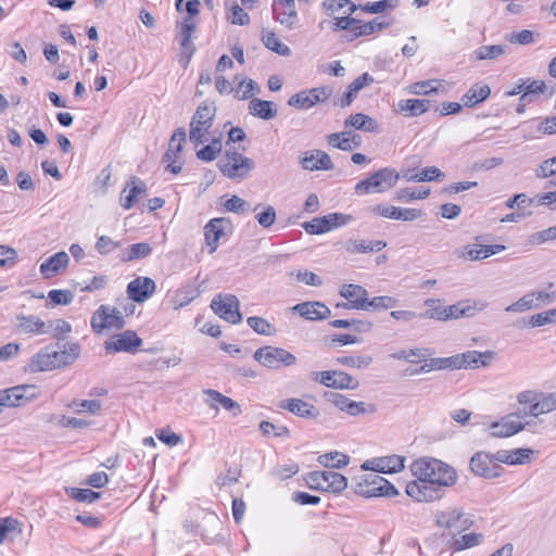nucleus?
I'll return each instance as SVG.
<instances>
[{"label":"nucleus","instance_id":"obj_1","mask_svg":"<svg viewBox=\"0 0 556 556\" xmlns=\"http://www.w3.org/2000/svg\"><path fill=\"white\" fill-rule=\"evenodd\" d=\"M410 470L418 481L408 482L405 492L418 502L440 500L444 495V488L457 481L456 471L435 458H418L412 463Z\"/></svg>","mask_w":556,"mask_h":556},{"label":"nucleus","instance_id":"obj_2","mask_svg":"<svg viewBox=\"0 0 556 556\" xmlns=\"http://www.w3.org/2000/svg\"><path fill=\"white\" fill-rule=\"evenodd\" d=\"M354 493L364 497H393L399 494L395 486L381 477L379 472H367L362 475L354 485Z\"/></svg>","mask_w":556,"mask_h":556},{"label":"nucleus","instance_id":"obj_3","mask_svg":"<svg viewBox=\"0 0 556 556\" xmlns=\"http://www.w3.org/2000/svg\"><path fill=\"white\" fill-rule=\"evenodd\" d=\"M399 178L400 174L395 169L384 167L358 181L355 186V192L357 194L381 193L395 186Z\"/></svg>","mask_w":556,"mask_h":556},{"label":"nucleus","instance_id":"obj_4","mask_svg":"<svg viewBox=\"0 0 556 556\" xmlns=\"http://www.w3.org/2000/svg\"><path fill=\"white\" fill-rule=\"evenodd\" d=\"M305 481L312 490L334 494L343 492L348 486L346 477L332 470L308 472Z\"/></svg>","mask_w":556,"mask_h":556},{"label":"nucleus","instance_id":"obj_5","mask_svg":"<svg viewBox=\"0 0 556 556\" xmlns=\"http://www.w3.org/2000/svg\"><path fill=\"white\" fill-rule=\"evenodd\" d=\"M253 358L264 367L271 369H278L281 366H293L296 363V357L291 352L270 345L257 349Z\"/></svg>","mask_w":556,"mask_h":556},{"label":"nucleus","instance_id":"obj_6","mask_svg":"<svg viewBox=\"0 0 556 556\" xmlns=\"http://www.w3.org/2000/svg\"><path fill=\"white\" fill-rule=\"evenodd\" d=\"M36 384H18L0 391V405L2 407H20L39 396Z\"/></svg>","mask_w":556,"mask_h":556},{"label":"nucleus","instance_id":"obj_7","mask_svg":"<svg viewBox=\"0 0 556 556\" xmlns=\"http://www.w3.org/2000/svg\"><path fill=\"white\" fill-rule=\"evenodd\" d=\"M90 325L93 332L102 333L105 329H123L126 323L119 309L110 305H100L93 313Z\"/></svg>","mask_w":556,"mask_h":556},{"label":"nucleus","instance_id":"obj_8","mask_svg":"<svg viewBox=\"0 0 556 556\" xmlns=\"http://www.w3.org/2000/svg\"><path fill=\"white\" fill-rule=\"evenodd\" d=\"M239 307L240 302L233 294H217L211 302L214 313L233 325L241 323L243 318Z\"/></svg>","mask_w":556,"mask_h":556},{"label":"nucleus","instance_id":"obj_9","mask_svg":"<svg viewBox=\"0 0 556 556\" xmlns=\"http://www.w3.org/2000/svg\"><path fill=\"white\" fill-rule=\"evenodd\" d=\"M312 379L327 388L339 390H355L359 387L357 379L341 370L314 371Z\"/></svg>","mask_w":556,"mask_h":556},{"label":"nucleus","instance_id":"obj_10","mask_svg":"<svg viewBox=\"0 0 556 556\" xmlns=\"http://www.w3.org/2000/svg\"><path fill=\"white\" fill-rule=\"evenodd\" d=\"M434 520L438 527L458 533L468 530L472 526V520L459 508L438 510Z\"/></svg>","mask_w":556,"mask_h":556},{"label":"nucleus","instance_id":"obj_11","mask_svg":"<svg viewBox=\"0 0 556 556\" xmlns=\"http://www.w3.org/2000/svg\"><path fill=\"white\" fill-rule=\"evenodd\" d=\"M142 345V339L134 330H125L114 334L110 340L104 342V349L108 354L125 352L135 354Z\"/></svg>","mask_w":556,"mask_h":556},{"label":"nucleus","instance_id":"obj_12","mask_svg":"<svg viewBox=\"0 0 556 556\" xmlns=\"http://www.w3.org/2000/svg\"><path fill=\"white\" fill-rule=\"evenodd\" d=\"M226 156L220 161V170L229 178H243L253 169V161L237 151H227Z\"/></svg>","mask_w":556,"mask_h":556},{"label":"nucleus","instance_id":"obj_13","mask_svg":"<svg viewBox=\"0 0 556 556\" xmlns=\"http://www.w3.org/2000/svg\"><path fill=\"white\" fill-rule=\"evenodd\" d=\"M216 108L212 104H201L192 116L189 139H202L212 127Z\"/></svg>","mask_w":556,"mask_h":556},{"label":"nucleus","instance_id":"obj_14","mask_svg":"<svg viewBox=\"0 0 556 556\" xmlns=\"http://www.w3.org/2000/svg\"><path fill=\"white\" fill-rule=\"evenodd\" d=\"M351 219V215L331 213L325 216L315 217L309 222H305L302 226L309 235H321L330 231L334 227L348 224V222Z\"/></svg>","mask_w":556,"mask_h":556},{"label":"nucleus","instance_id":"obj_15","mask_svg":"<svg viewBox=\"0 0 556 556\" xmlns=\"http://www.w3.org/2000/svg\"><path fill=\"white\" fill-rule=\"evenodd\" d=\"M471 471L480 477L492 479L497 478L503 472V467L495 463L493 456L485 452H477L470 459Z\"/></svg>","mask_w":556,"mask_h":556},{"label":"nucleus","instance_id":"obj_16","mask_svg":"<svg viewBox=\"0 0 556 556\" xmlns=\"http://www.w3.org/2000/svg\"><path fill=\"white\" fill-rule=\"evenodd\" d=\"M271 10L274 18L281 26L289 30L296 27L299 17L294 0H274Z\"/></svg>","mask_w":556,"mask_h":556},{"label":"nucleus","instance_id":"obj_17","mask_svg":"<svg viewBox=\"0 0 556 556\" xmlns=\"http://www.w3.org/2000/svg\"><path fill=\"white\" fill-rule=\"evenodd\" d=\"M370 211L381 217L395 219V220H404L412 222L424 215V212L419 208H410V207H397L393 205H381L377 204L370 207Z\"/></svg>","mask_w":556,"mask_h":556},{"label":"nucleus","instance_id":"obj_18","mask_svg":"<svg viewBox=\"0 0 556 556\" xmlns=\"http://www.w3.org/2000/svg\"><path fill=\"white\" fill-rule=\"evenodd\" d=\"M156 289L153 279L149 277H137L127 286L128 298L136 303H143L147 301Z\"/></svg>","mask_w":556,"mask_h":556},{"label":"nucleus","instance_id":"obj_19","mask_svg":"<svg viewBox=\"0 0 556 556\" xmlns=\"http://www.w3.org/2000/svg\"><path fill=\"white\" fill-rule=\"evenodd\" d=\"M278 407L301 418L316 419L319 416V410L314 405L301 399L282 400L279 402Z\"/></svg>","mask_w":556,"mask_h":556},{"label":"nucleus","instance_id":"obj_20","mask_svg":"<svg viewBox=\"0 0 556 556\" xmlns=\"http://www.w3.org/2000/svg\"><path fill=\"white\" fill-rule=\"evenodd\" d=\"M306 170H329L333 167L330 156L321 150H312L304 154L300 161Z\"/></svg>","mask_w":556,"mask_h":556},{"label":"nucleus","instance_id":"obj_21","mask_svg":"<svg viewBox=\"0 0 556 556\" xmlns=\"http://www.w3.org/2000/svg\"><path fill=\"white\" fill-rule=\"evenodd\" d=\"M229 225L227 218H213L204 227V238L210 247V253L217 250L219 239L225 235V227Z\"/></svg>","mask_w":556,"mask_h":556},{"label":"nucleus","instance_id":"obj_22","mask_svg":"<svg viewBox=\"0 0 556 556\" xmlns=\"http://www.w3.org/2000/svg\"><path fill=\"white\" fill-rule=\"evenodd\" d=\"M307 320H323L330 316V308L321 302H303L292 307Z\"/></svg>","mask_w":556,"mask_h":556},{"label":"nucleus","instance_id":"obj_23","mask_svg":"<svg viewBox=\"0 0 556 556\" xmlns=\"http://www.w3.org/2000/svg\"><path fill=\"white\" fill-rule=\"evenodd\" d=\"M15 328L23 334L48 333L47 323L35 315H17Z\"/></svg>","mask_w":556,"mask_h":556},{"label":"nucleus","instance_id":"obj_24","mask_svg":"<svg viewBox=\"0 0 556 556\" xmlns=\"http://www.w3.org/2000/svg\"><path fill=\"white\" fill-rule=\"evenodd\" d=\"M340 295L350 302L349 306L365 311L368 292L364 287L353 283L343 285L340 289Z\"/></svg>","mask_w":556,"mask_h":556},{"label":"nucleus","instance_id":"obj_25","mask_svg":"<svg viewBox=\"0 0 556 556\" xmlns=\"http://www.w3.org/2000/svg\"><path fill=\"white\" fill-rule=\"evenodd\" d=\"M495 353L493 351H467L465 353L458 354L459 358V369L460 368H479L480 366L485 367L489 366L490 363L494 359Z\"/></svg>","mask_w":556,"mask_h":556},{"label":"nucleus","instance_id":"obj_26","mask_svg":"<svg viewBox=\"0 0 556 556\" xmlns=\"http://www.w3.org/2000/svg\"><path fill=\"white\" fill-rule=\"evenodd\" d=\"M532 422H520L511 420L509 417L503 418L501 421L493 422L490 426L491 435L494 438H506L518 433L523 430L527 426H530Z\"/></svg>","mask_w":556,"mask_h":556},{"label":"nucleus","instance_id":"obj_27","mask_svg":"<svg viewBox=\"0 0 556 556\" xmlns=\"http://www.w3.org/2000/svg\"><path fill=\"white\" fill-rule=\"evenodd\" d=\"M182 150L184 147L181 141H178L176 146L170 143L162 157V162L166 163L165 169L174 175L179 174L182 169V164L185 162L181 154Z\"/></svg>","mask_w":556,"mask_h":556},{"label":"nucleus","instance_id":"obj_28","mask_svg":"<svg viewBox=\"0 0 556 556\" xmlns=\"http://www.w3.org/2000/svg\"><path fill=\"white\" fill-rule=\"evenodd\" d=\"M195 29V23L190 17H185L181 26H180V47L182 49V53L187 59V62L190 61L194 53V46L192 43V33Z\"/></svg>","mask_w":556,"mask_h":556},{"label":"nucleus","instance_id":"obj_29","mask_svg":"<svg viewBox=\"0 0 556 556\" xmlns=\"http://www.w3.org/2000/svg\"><path fill=\"white\" fill-rule=\"evenodd\" d=\"M68 262L70 257L66 252H58L40 265V273L45 278H51L56 275L60 269L66 268Z\"/></svg>","mask_w":556,"mask_h":556},{"label":"nucleus","instance_id":"obj_30","mask_svg":"<svg viewBox=\"0 0 556 556\" xmlns=\"http://www.w3.org/2000/svg\"><path fill=\"white\" fill-rule=\"evenodd\" d=\"M387 247L382 240L366 241L363 239H351L346 242V251L351 253H371L379 252Z\"/></svg>","mask_w":556,"mask_h":556},{"label":"nucleus","instance_id":"obj_31","mask_svg":"<svg viewBox=\"0 0 556 556\" xmlns=\"http://www.w3.org/2000/svg\"><path fill=\"white\" fill-rule=\"evenodd\" d=\"M430 105L427 99H406L399 102V110L404 116L412 117L427 112Z\"/></svg>","mask_w":556,"mask_h":556},{"label":"nucleus","instance_id":"obj_32","mask_svg":"<svg viewBox=\"0 0 556 556\" xmlns=\"http://www.w3.org/2000/svg\"><path fill=\"white\" fill-rule=\"evenodd\" d=\"M249 112L263 119H271L277 115V109L271 101L254 98L249 103Z\"/></svg>","mask_w":556,"mask_h":556},{"label":"nucleus","instance_id":"obj_33","mask_svg":"<svg viewBox=\"0 0 556 556\" xmlns=\"http://www.w3.org/2000/svg\"><path fill=\"white\" fill-rule=\"evenodd\" d=\"M556 409V392L540 393L538 402L533 405L532 409L526 414L538 417L542 414H547Z\"/></svg>","mask_w":556,"mask_h":556},{"label":"nucleus","instance_id":"obj_34","mask_svg":"<svg viewBox=\"0 0 556 556\" xmlns=\"http://www.w3.org/2000/svg\"><path fill=\"white\" fill-rule=\"evenodd\" d=\"M491 93L488 85H473L463 97L462 102L467 108H472L478 103L484 101Z\"/></svg>","mask_w":556,"mask_h":556},{"label":"nucleus","instance_id":"obj_35","mask_svg":"<svg viewBox=\"0 0 556 556\" xmlns=\"http://www.w3.org/2000/svg\"><path fill=\"white\" fill-rule=\"evenodd\" d=\"M404 468V458L399 455H391L376 458V472L392 473Z\"/></svg>","mask_w":556,"mask_h":556},{"label":"nucleus","instance_id":"obj_36","mask_svg":"<svg viewBox=\"0 0 556 556\" xmlns=\"http://www.w3.org/2000/svg\"><path fill=\"white\" fill-rule=\"evenodd\" d=\"M317 462L326 468L341 469L349 465L350 457L346 454L334 451L318 456Z\"/></svg>","mask_w":556,"mask_h":556},{"label":"nucleus","instance_id":"obj_37","mask_svg":"<svg viewBox=\"0 0 556 556\" xmlns=\"http://www.w3.org/2000/svg\"><path fill=\"white\" fill-rule=\"evenodd\" d=\"M27 368L30 372L53 370L54 363L51 361L49 352L40 351L30 357Z\"/></svg>","mask_w":556,"mask_h":556},{"label":"nucleus","instance_id":"obj_38","mask_svg":"<svg viewBox=\"0 0 556 556\" xmlns=\"http://www.w3.org/2000/svg\"><path fill=\"white\" fill-rule=\"evenodd\" d=\"M152 253V248L149 243L140 242L129 245L122 253L123 262H131L135 260L146 258Z\"/></svg>","mask_w":556,"mask_h":556},{"label":"nucleus","instance_id":"obj_39","mask_svg":"<svg viewBox=\"0 0 556 556\" xmlns=\"http://www.w3.org/2000/svg\"><path fill=\"white\" fill-rule=\"evenodd\" d=\"M483 540H484V535L482 533L472 532V533L463 534L460 538L455 539L452 542L451 548L454 552L465 551L467 548H471V547L480 545L483 542Z\"/></svg>","mask_w":556,"mask_h":556},{"label":"nucleus","instance_id":"obj_40","mask_svg":"<svg viewBox=\"0 0 556 556\" xmlns=\"http://www.w3.org/2000/svg\"><path fill=\"white\" fill-rule=\"evenodd\" d=\"M203 392L212 401L219 403L226 410L231 412L232 416H238L241 414V407L235 400L213 389H206Z\"/></svg>","mask_w":556,"mask_h":556},{"label":"nucleus","instance_id":"obj_41","mask_svg":"<svg viewBox=\"0 0 556 556\" xmlns=\"http://www.w3.org/2000/svg\"><path fill=\"white\" fill-rule=\"evenodd\" d=\"M262 41L267 49L279 55H291V49L287 45L282 43L273 31H263Z\"/></svg>","mask_w":556,"mask_h":556},{"label":"nucleus","instance_id":"obj_42","mask_svg":"<svg viewBox=\"0 0 556 556\" xmlns=\"http://www.w3.org/2000/svg\"><path fill=\"white\" fill-rule=\"evenodd\" d=\"M67 407L75 413H89L91 415H99L102 409V404L98 400H73L67 404Z\"/></svg>","mask_w":556,"mask_h":556},{"label":"nucleus","instance_id":"obj_43","mask_svg":"<svg viewBox=\"0 0 556 556\" xmlns=\"http://www.w3.org/2000/svg\"><path fill=\"white\" fill-rule=\"evenodd\" d=\"M345 126H351L354 127L355 129H363L372 132L376 131L378 127L377 122L375 119L362 113L351 115L345 121Z\"/></svg>","mask_w":556,"mask_h":556},{"label":"nucleus","instance_id":"obj_44","mask_svg":"<svg viewBox=\"0 0 556 556\" xmlns=\"http://www.w3.org/2000/svg\"><path fill=\"white\" fill-rule=\"evenodd\" d=\"M400 0H380L376 2H367L358 4V9L365 13L379 14L387 10H394L399 7Z\"/></svg>","mask_w":556,"mask_h":556},{"label":"nucleus","instance_id":"obj_45","mask_svg":"<svg viewBox=\"0 0 556 556\" xmlns=\"http://www.w3.org/2000/svg\"><path fill=\"white\" fill-rule=\"evenodd\" d=\"M333 328H353L357 332H368L372 328V323L369 320H348V319H334L329 323Z\"/></svg>","mask_w":556,"mask_h":556},{"label":"nucleus","instance_id":"obj_46","mask_svg":"<svg viewBox=\"0 0 556 556\" xmlns=\"http://www.w3.org/2000/svg\"><path fill=\"white\" fill-rule=\"evenodd\" d=\"M258 210H261V212H258L255 215L257 223L264 228H269L270 226H273L277 218L276 210L274 208V206L257 204L254 207V212Z\"/></svg>","mask_w":556,"mask_h":556},{"label":"nucleus","instance_id":"obj_47","mask_svg":"<svg viewBox=\"0 0 556 556\" xmlns=\"http://www.w3.org/2000/svg\"><path fill=\"white\" fill-rule=\"evenodd\" d=\"M506 52V47L502 45H485L475 50L477 60H495Z\"/></svg>","mask_w":556,"mask_h":556},{"label":"nucleus","instance_id":"obj_48","mask_svg":"<svg viewBox=\"0 0 556 556\" xmlns=\"http://www.w3.org/2000/svg\"><path fill=\"white\" fill-rule=\"evenodd\" d=\"M531 308H540V303L533 302V294L527 293L516 302L508 305L505 311L507 313H520Z\"/></svg>","mask_w":556,"mask_h":556},{"label":"nucleus","instance_id":"obj_49","mask_svg":"<svg viewBox=\"0 0 556 556\" xmlns=\"http://www.w3.org/2000/svg\"><path fill=\"white\" fill-rule=\"evenodd\" d=\"M247 324L258 334L271 336L276 332L275 327L266 319L257 316L248 317Z\"/></svg>","mask_w":556,"mask_h":556},{"label":"nucleus","instance_id":"obj_50","mask_svg":"<svg viewBox=\"0 0 556 556\" xmlns=\"http://www.w3.org/2000/svg\"><path fill=\"white\" fill-rule=\"evenodd\" d=\"M66 492L72 498L81 503H93L101 497L100 492L90 489L71 488Z\"/></svg>","mask_w":556,"mask_h":556},{"label":"nucleus","instance_id":"obj_51","mask_svg":"<svg viewBox=\"0 0 556 556\" xmlns=\"http://www.w3.org/2000/svg\"><path fill=\"white\" fill-rule=\"evenodd\" d=\"M200 295V290L193 285H186L181 287L175 295L176 302L179 307L188 305L192 300Z\"/></svg>","mask_w":556,"mask_h":556},{"label":"nucleus","instance_id":"obj_52","mask_svg":"<svg viewBox=\"0 0 556 556\" xmlns=\"http://www.w3.org/2000/svg\"><path fill=\"white\" fill-rule=\"evenodd\" d=\"M430 193V190L427 188H420L418 190L412 188H403L396 191L395 199L402 202H410L413 200H422L426 199Z\"/></svg>","mask_w":556,"mask_h":556},{"label":"nucleus","instance_id":"obj_53","mask_svg":"<svg viewBox=\"0 0 556 556\" xmlns=\"http://www.w3.org/2000/svg\"><path fill=\"white\" fill-rule=\"evenodd\" d=\"M397 300L389 295L375 296L367 301L365 311L372 308L374 311H384L397 305Z\"/></svg>","mask_w":556,"mask_h":556},{"label":"nucleus","instance_id":"obj_54","mask_svg":"<svg viewBox=\"0 0 556 556\" xmlns=\"http://www.w3.org/2000/svg\"><path fill=\"white\" fill-rule=\"evenodd\" d=\"M395 359H405L409 363H419L426 361L427 350L425 349H410L408 351L402 350L391 355Z\"/></svg>","mask_w":556,"mask_h":556},{"label":"nucleus","instance_id":"obj_55","mask_svg":"<svg viewBox=\"0 0 556 556\" xmlns=\"http://www.w3.org/2000/svg\"><path fill=\"white\" fill-rule=\"evenodd\" d=\"M439 85L437 79L417 81L409 86V92L413 94H430L439 91Z\"/></svg>","mask_w":556,"mask_h":556},{"label":"nucleus","instance_id":"obj_56","mask_svg":"<svg viewBox=\"0 0 556 556\" xmlns=\"http://www.w3.org/2000/svg\"><path fill=\"white\" fill-rule=\"evenodd\" d=\"M48 332L52 331L54 339L61 340L72 331V326L64 319L49 320L47 323Z\"/></svg>","mask_w":556,"mask_h":556},{"label":"nucleus","instance_id":"obj_57","mask_svg":"<svg viewBox=\"0 0 556 556\" xmlns=\"http://www.w3.org/2000/svg\"><path fill=\"white\" fill-rule=\"evenodd\" d=\"M260 430L265 437L273 434L276 438H290L291 435L290 430L286 426H276L266 420L260 424Z\"/></svg>","mask_w":556,"mask_h":556},{"label":"nucleus","instance_id":"obj_58","mask_svg":"<svg viewBox=\"0 0 556 556\" xmlns=\"http://www.w3.org/2000/svg\"><path fill=\"white\" fill-rule=\"evenodd\" d=\"M337 363L346 367L367 368L372 363V357L369 355L341 356L337 358Z\"/></svg>","mask_w":556,"mask_h":556},{"label":"nucleus","instance_id":"obj_59","mask_svg":"<svg viewBox=\"0 0 556 556\" xmlns=\"http://www.w3.org/2000/svg\"><path fill=\"white\" fill-rule=\"evenodd\" d=\"M556 323V307L532 315L529 319V325L531 327H542L547 324Z\"/></svg>","mask_w":556,"mask_h":556},{"label":"nucleus","instance_id":"obj_60","mask_svg":"<svg viewBox=\"0 0 556 556\" xmlns=\"http://www.w3.org/2000/svg\"><path fill=\"white\" fill-rule=\"evenodd\" d=\"M556 239V226L548 227L544 230L533 232L529 236L528 241L533 245H541L547 241Z\"/></svg>","mask_w":556,"mask_h":556},{"label":"nucleus","instance_id":"obj_61","mask_svg":"<svg viewBox=\"0 0 556 556\" xmlns=\"http://www.w3.org/2000/svg\"><path fill=\"white\" fill-rule=\"evenodd\" d=\"M376 410L377 408L374 404L351 400L346 414L350 416L370 415L376 413Z\"/></svg>","mask_w":556,"mask_h":556},{"label":"nucleus","instance_id":"obj_62","mask_svg":"<svg viewBox=\"0 0 556 556\" xmlns=\"http://www.w3.org/2000/svg\"><path fill=\"white\" fill-rule=\"evenodd\" d=\"M222 143L223 141H211V144L205 146L197 152L198 157L205 162L215 160L223 149Z\"/></svg>","mask_w":556,"mask_h":556},{"label":"nucleus","instance_id":"obj_63","mask_svg":"<svg viewBox=\"0 0 556 556\" xmlns=\"http://www.w3.org/2000/svg\"><path fill=\"white\" fill-rule=\"evenodd\" d=\"M323 7L328 12H331V13L338 12L345 7H349L350 15H352L356 10H358L357 4L353 3L350 0H326L323 2Z\"/></svg>","mask_w":556,"mask_h":556},{"label":"nucleus","instance_id":"obj_64","mask_svg":"<svg viewBox=\"0 0 556 556\" xmlns=\"http://www.w3.org/2000/svg\"><path fill=\"white\" fill-rule=\"evenodd\" d=\"M48 299L53 305H68L74 299V294L70 290H50Z\"/></svg>","mask_w":556,"mask_h":556}]
</instances>
